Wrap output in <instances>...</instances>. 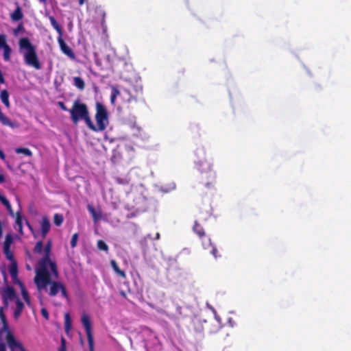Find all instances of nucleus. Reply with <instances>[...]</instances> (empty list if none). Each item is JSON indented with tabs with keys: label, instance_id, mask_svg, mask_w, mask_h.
<instances>
[{
	"label": "nucleus",
	"instance_id": "obj_14",
	"mask_svg": "<svg viewBox=\"0 0 351 351\" xmlns=\"http://www.w3.org/2000/svg\"><path fill=\"white\" fill-rule=\"evenodd\" d=\"M62 51L71 59H75V55L69 45H60Z\"/></svg>",
	"mask_w": 351,
	"mask_h": 351
},
{
	"label": "nucleus",
	"instance_id": "obj_1",
	"mask_svg": "<svg viewBox=\"0 0 351 351\" xmlns=\"http://www.w3.org/2000/svg\"><path fill=\"white\" fill-rule=\"evenodd\" d=\"M51 245V240H49L45 246L42 241L36 243L34 252L42 255L43 257L36 267L34 281L40 293L45 291L51 297H55L58 293H61L62 297L67 298L68 295L64 285L56 280L59 274L56 262L50 258Z\"/></svg>",
	"mask_w": 351,
	"mask_h": 351
},
{
	"label": "nucleus",
	"instance_id": "obj_10",
	"mask_svg": "<svg viewBox=\"0 0 351 351\" xmlns=\"http://www.w3.org/2000/svg\"><path fill=\"white\" fill-rule=\"evenodd\" d=\"M15 302L16 307L14 312V317L16 319H17L23 309L24 304L22 302H21L19 299H16Z\"/></svg>",
	"mask_w": 351,
	"mask_h": 351
},
{
	"label": "nucleus",
	"instance_id": "obj_32",
	"mask_svg": "<svg viewBox=\"0 0 351 351\" xmlns=\"http://www.w3.org/2000/svg\"><path fill=\"white\" fill-rule=\"evenodd\" d=\"M0 201L1 202V203L3 204H5L6 202H8V200L3 196L1 194L0 195Z\"/></svg>",
	"mask_w": 351,
	"mask_h": 351
},
{
	"label": "nucleus",
	"instance_id": "obj_43",
	"mask_svg": "<svg viewBox=\"0 0 351 351\" xmlns=\"http://www.w3.org/2000/svg\"><path fill=\"white\" fill-rule=\"evenodd\" d=\"M22 351H25V350H22Z\"/></svg>",
	"mask_w": 351,
	"mask_h": 351
},
{
	"label": "nucleus",
	"instance_id": "obj_22",
	"mask_svg": "<svg viewBox=\"0 0 351 351\" xmlns=\"http://www.w3.org/2000/svg\"><path fill=\"white\" fill-rule=\"evenodd\" d=\"M15 152L17 154H23L28 156H30L32 154V152L27 148H17Z\"/></svg>",
	"mask_w": 351,
	"mask_h": 351
},
{
	"label": "nucleus",
	"instance_id": "obj_18",
	"mask_svg": "<svg viewBox=\"0 0 351 351\" xmlns=\"http://www.w3.org/2000/svg\"><path fill=\"white\" fill-rule=\"evenodd\" d=\"M74 85L77 87L80 90H83L84 88V82L82 78L80 77H75L73 78Z\"/></svg>",
	"mask_w": 351,
	"mask_h": 351
},
{
	"label": "nucleus",
	"instance_id": "obj_3",
	"mask_svg": "<svg viewBox=\"0 0 351 351\" xmlns=\"http://www.w3.org/2000/svg\"><path fill=\"white\" fill-rule=\"evenodd\" d=\"M69 111L73 123L77 124L80 120H84L90 129H94V124L90 119L86 104L78 100L75 101Z\"/></svg>",
	"mask_w": 351,
	"mask_h": 351
},
{
	"label": "nucleus",
	"instance_id": "obj_8",
	"mask_svg": "<svg viewBox=\"0 0 351 351\" xmlns=\"http://www.w3.org/2000/svg\"><path fill=\"white\" fill-rule=\"evenodd\" d=\"M5 339L11 351L25 350L21 344L16 341L13 335L10 332H8Z\"/></svg>",
	"mask_w": 351,
	"mask_h": 351
},
{
	"label": "nucleus",
	"instance_id": "obj_29",
	"mask_svg": "<svg viewBox=\"0 0 351 351\" xmlns=\"http://www.w3.org/2000/svg\"><path fill=\"white\" fill-rule=\"evenodd\" d=\"M65 339L64 338H62L61 339V347L59 350V351H66V345H65Z\"/></svg>",
	"mask_w": 351,
	"mask_h": 351
},
{
	"label": "nucleus",
	"instance_id": "obj_33",
	"mask_svg": "<svg viewBox=\"0 0 351 351\" xmlns=\"http://www.w3.org/2000/svg\"><path fill=\"white\" fill-rule=\"evenodd\" d=\"M0 351H6V346L4 343H0Z\"/></svg>",
	"mask_w": 351,
	"mask_h": 351
},
{
	"label": "nucleus",
	"instance_id": "obj_28",
	"mask_svg": "<svg viewBox=\"0 0 351 351\" xmlns=\"http://www.w3.org/2000/svg\"><path fill=\"white\" fill-rule=\"evenodd\" d=\"M77 239H78V234L77 233H75L73 235L71 241V245L72 247H75L76 246Z\"/></svg>",
	"mask_w": 351,
	"mask_h": 351
},
{
	"label": "nucleus",
	"instance_id": "obj_5",
	"mask_svg": "<svg viewBox=\"0 0 351 351\" xmlns=\"http://www.w3.org/2000/svg\"><path fill=\"white\" fill-rule=\"evenodd\" d=\"M95 119L97 125H94V129L91 130L95 132L104 130L108 125V114L105 106L99 102L96 104Z\"/></svg>",
	"mask_w": 351,
	"mask_h": 351
},
{
	"label": "nucleus",
	"instance_id": "obj_34",
	"mask_svg": "<svg viewBox=\"0 0 351 351\" xmlns=\"http://www.w3.org/2000/svg\"><path fill=\"white\" fill-rule=\"evenodd\" d=\"M58 104L63 110H69L62 102H59Z\"/></svg>",
	"mask_w": 351,
	"mask_h": 351
},
{
	"label": "nucleus",
	"instance_id": "obj_23",
	"mask_svg": "<svg viewBox=\"0 0 351 351\" xmlns=\"http://www.w3.org/2000/svg\"><path fill=\"white\" fill-rule=\"evenodd\" d=\"M97 247L98 249H99L100 250H103V251H105V252H108V246L107 245V244L103 241L102 240H99L97 241Z\"/></svg>",
	"mask_w": 351,
	"mask_h": 351
},
{
	"label": "nucleus",
	"instance_id": "obj_38",
	"mask_svg": "<svg viewBox=\"0 0 351 351\" xmlns=\"http://www.w3.org/2000/svg\"><path fill=\"white\" fill-rule=\"evenodd\" d=\"M86 0H79L80 5H82Z\"/></svg>",
	"mask_w": 351,
	"mask_h": 351
},
{
	"label": "nucleus",
	"instance_id": "obj_20",
	"mask_svg": "<svg viewBox=\"0 0 351 351\" xmlns=\"http://www.w3.org/2000/svg\"><path fill=\"white\" fill-rule=\"evenodd\" d=\"M15 228L22 233V217L19 213L16 215Z\"/></svg>",
	"mask_w": 351,
	"mask_h": 351
},
{
	"label": "nucleus",
	"instance_id": "obj_25",
	"mask_svg": "<svg viewBox=\"0 0 351 351\" xmlns=\"http://www.w3.org/2000/svg\"><path fill=\"white\" fill-rule=\"evenodd\" d=\"M119 93H120V92L117 88H116L114 87L112 88V94H111V97H110V101L112 104L114 103L115 99L117 97V95H119Z\"/></svg>",
	"mask_w": 351,
	"mask_h": 351
},
{
	"label": "nucleus",
	"instance_id": "obj_19",
	"mask_svg": "<svg viewBox=\"0 0 351 351\" xmlns=\"http://www.w3.org/2000/svg\"><path fill=\"white\" fill-rule=\"evenodd\" d=\"M206 243L204 241L203 242L204 247L207 248V245L208 247L210 246L211 247L210 253L214 256L215 258H217V249L211 246L210 239H206Z\"/></svg>",
	"mask_w": 351,
	"mask_h": 351
},
{
	"label": "nucleus",
	"instance_id": "obj_6",
	"mask_svg": "<svg viewBox=\"0 0 351 351\" xmlns=\"http://www.w3.org/2000/svg\"><path fill=\"white\" fill-rule=\"evenodd\" d=\"M2 298L4 306H1L0 308V319L3 324V329L6 330L8 328V324L3 312L4 309L8 307L10 301H16L18 298L16 297L14 290L10 286H7L3 289L2 292Z\"/></svg>",
	"mask_w": 351,
	"mask_h": 351
},
{
	"label": "nucleus",
	"instance_id": "obj_37",
	"mask_svg": "<svg viewBox=\"0 0 351 351\" xmlns=\"http://www.w3.org/2000/svg\"><path fill=\"white\" fill-rule=\"evenodd\" d=\"M0 158L3 160L5 159V154H3V152L1 150H0Z\"/></svg>",
	"mask_w": 351,
	"mask_h": 351
},
{
	"label": "nucleus",
	"instance_id": "obj_30",
	"mask_svg": "<svg viewBox=\"0 0 351 351\" xmlns=\"http://www.w3.org/2000/svg\"><path fill=\"white\" fill-rule=\"evenodd\" d=\"M3 205L6 207V208L10 212V213L13 215V211L12 210V207H11V205H10L9 201L6 202L5 204H3Z\"/></svg>",
	"mask_w": 351,
	"mask_h": 351
},
{
	"label": "nucleus",
	"instance_id": "obj_42",
	"mask_svg": "<svg viewBox=\"0 0 351 351\" xmlns=\"http://www.w3.org/2000/svg\"><path fill=\"white\" fill-rule=\"evenodd\" d=\"M27 269L28 270H31V269H32V268L30 267V266H29V265H27Z\"/></svg>",
	"mask_w": 351,
	"mask_h": 351
},
{
	"label": "nucleus",
	"instance_id": "obj_4",
	"mask_svg": "<svg viewBox=\"0 0 351 351\" xmlns=\"http://www.w3.org/2000/svg\"><path fill=\"white\" fill-rule=\"evenodd\" d=\"M20 52L23 54L26 64L37 70L42 68L34 45H20Z\"/></svg>",
	"mask_w": 351,
	"mask_h": 351
},
{
	"label": "nucleus",
	"instance_id": "obj_24",
	"mask_svg": "<svg viewBox=\"0 0 351 351\" xmlns=\"http://www.w3.org/2000/svg\"><path fill=\"white\" fill-rule=\"evenodd\" d=\"M54 223L60 226L63 222V217L62 215L56 214L53 217Z\"/></svg>",
	"mask_w": 351,
	"mask_h": 351
},
{
	"label": "nucleus",
	"instance_id": "obj_35",
	"mask_svg": "<svg viewBox=\"0 0 351 351\" xmlns=\"http://www.w3.org/2000/svg\"><path fill=\"white\" fill-rule=\"evenodd\" d=\"M19 44L23 45V44H29V43H28V40L27 39L23 38V39L20 40Z\"/></svg>",
	"mask_w": 351,
	"mask_h": 351
},
{
	"label": "nucleus",
	"instance_id": "obj_31",
	"mask_svg": "<svg viewBox=\"0 0 351 351\" xmlns=\"http://www.w3.org/2000/svg\"><path fill=\"white\" fill-rule=\"evenodd\" d=\"M41 314L45 319H49V313L45 308L41 309Z\"/></svg>",
	"mask_w": 351,
	"mask_h": 351
},
{
	"label": "nucleus",
	"instance_id": "obj_39",
	"mask_svg": "<svg viewBox=\"0 0 351 351\" xmlns=\"http://www.w3.org/2000/svg\"><path fill=\"white\" fill-rule=\"evenodd\" d=\"M160 239V234L157 233L156 235V239Z\"/></svg>",
	"mask_w": 351,
	"mask_h": 351
},
{
	"label": "nucleus",
	"instance_id": "obj_36",
	"mask_svg": "<svg viewBox=\"0 0 351 351\" xmlns=\"http://www.w3.org/2000/svg\"><path fill=\"white\" fill-rule=\"evenodd\" d=\"M5 37L3 36L0 35V44H5Z\"/></svg>",
	"mask_w": 351,
	"mask_h": 351
},
{
	"label": "nucleus",
	"instance_id": "obj_9",
	"mask_svg": "<svg viewBox=\"0 0 351 351\" xmlns=\"http://www.w3.org/2000/svg\"><path fill=\"white\" fill-rule=\"evenodd\" d=\"M40 228H41V233L43 237H45L47 234L49 232L50 228H51V223L49 220L47 219V217H44L42 218V221L40 223Z\"/></svg>",
	"mask_w": 351,
	"mask_h": 351
},
{
	"label": "nucleus",
	"instance_id": "obj_26",
	"mask_svg": "<svg viewBox=\"0 0 351 351\" xmlns=\"http://www.w3.org/2000/svg\"><path fill=\"white\" fill-rule=\"evenodd\" d=\"M49 21L51 22V25L58 32L60 33V27L59 25L58 24L57 21L53 16L49 17Z\"/></svg>",
	"mask_w": 351,
	"mask_h": 351
},
{
	"label": "nucleus",
	"instance_id": "obj_2",
	"mask_svg": "<svg viewBox=\"0 0 351 351\" xmlns=\"http://www.w3.org/2000/svg\"><path fill=\"white\" fill-rule=\"evenodd\" d=\"M13 243V239L10 235H7L5 240L3 243V253L6 258L10 261V265H9V272L12 277V282L14 285H19L23 298L28 305H30V298L28 293L25 289L23 283L20 281L18 278V268L16 262L14 260L13 254L10 250V246Z\"/></svg>",
	"mask_w": 351,
	"mask_h": 351
},
{
	"label": "nucleus",
	"instance_id": "obj_41",
	"mask_svg": "<svg viewBox=\"0 0 351 351\" xmlns=\"http://www.w3.org/2000/svg\"><path fill=\"white\" fill-rule=\"evenodd\" d=\"M175 188V184H172L171 187L169 189V190H172Z\"/></svg>",
	"mask_w": 351,
	"mask_h": 351
},
{
	"label": "nucleus",
	"instance_id": "obj_40",
	"mask_svg": "<svg viewBox=\"0 0 351 351\" xmlns=\"http://www.w3.org/2000/svg\"><path fill=\"white\" fill-rule=\"evenodd\" d=\"M40 3H46L47 0H38Z\"/></svg>",
	"mask_w": 351,
	"mask_h": 351
},
{
	"label": "nucleus",
	"instance_id": "obj_16",
	"mask_svg": "<svg viewBox=\"0 0 351 351\" xmlns=\"http://www.w3.org/2000/svg\"><path fill=\"white\" fill-rule=\"evenodd\" d=\"M64 328L67 333L71 329V319L69 313L64 315Z\"/></svg>",
	"mask_w": 351,
	"mask_h": 351
},
{
	"label": "nucleus",
	"instance_id": "obj_11",
	"mask_svg": "<svg viewBox=\"0 0 351 351\" xmlns=\"http://www.w3.org/2000/svg\"><path fill=\"white\" fill-rule=\"evenodd\" d=\"M110 265H111V266H112V267L113 270L116 272V274H117V275H119V276H121V278H125V276H125V272H124L123 271L121 270V269L119 268V267H118V265H117V263H116V261H115L112 260V261H110Z\"/></svg>",
	"mask_w": 351,
	"mask_h": 351
},
{
	"label": "nucleus",
	"instance_id": "obj_21",
	"mask_svg": "<svg viewBox=\"0 0 351 351\" xmlns=\"http://www.w3.org/2000/svg\"><path fill=\"white\" fill-rule=\"evenodd\" d=\"M193 230L195 232H196L199 237H202L204 235V231L203 228L198 224L197 223H195L193 226Z\"/></svg>",
	"mask_w": 351,
	"mask_h": 351
},
{
	"label": "nucleus",
	"instance_id": "obj_12",
	"mask_svg": "<svg viewBox=\"0 0 351 351\" xmlns=\"http://www.w3.org/2000/svg\"><path fill=\"white\" fill-rule=\"evenodd\" d=\"M11 18L15 21H18L23 18V13L20 7L18 6L14 12L11 14Z\"/></svg>",
	"mask_w": 351,
	"mask_h": 351
},
{
	"label": "nucleus",
	"instance_id": "obj_17",
	"mask_svg": "<svg viewBox=\"0 0 351 351\" xmlns=\"http://www.w3.org/2000/svg\"><path fill=\"white\" fill-rule=\"evenodd\" d=\"M88 211L91 213L93 219L95 222H97L100 218H101V214L100 213H97L94 208L92 206L88 205Z\"/></svg>",
	"mask_w": 351,
	"mask_h": 351
},
{
	"label": "nucleus",
	"instance_id": "obj_7",
	"mask_svg": "<svg viewBox=\"0 0 351 351\" xmlns=\"http://www.w3.org/2000/svg\"><path fill=\"white\" fill-rule=\"evenodd\" d=\"M81 322L86 330L89 350L90 351H94V340L92 333V325L90 316L86 313H82Z\"/></svg>",
	"mask_w": 351,
	"mask_h": 351
},
{
	"label": "nucleus",
	"instance_id": "obj_13",
	"mask_svg": "<svg viewBox=\"0 0 351 351\" xmlns=\"http://www.w3.org/2000/svg\"><path fill=\"white\" fill-rule=\"evenodd\" d=\"M1 99L3 104L7 107H10V102H9V94L6 90H3L1 92L0 95Z\"/></svg>",
	"mask_w": 351,
	"mask_h": 351
},
{
	"label": "nucleus",
	"instance_id": "obj_15",
	"mask_svg": "<svg viewBox=\"0 0 351 351\" xmlns=\"http://www.w3.org/2000/svg\"><path fill=\"white\" fill-rule=\"evenodd\" d=\"M1 49L3 50L5 60H9L11 54V49L9 47V45H0Z\"/></svg>",
	"mask_w": 351,
	"mask_h": 351
},
{
	"label": "nucleus",
	"instance_id": "obj_27",
	"mask_svg": "<svg viewBox=\"0 0 351 351\" xmlns=\"http://www.w3.org/2000/svg\"><path fill=\"white\" fill-rule=\"evenodd\" d=\"M5 125H8L10 128H15L19 127V124L16 122H12L10 120H9L7 117L2 123Z\"/></svg>",
	"mask_w": 351,
	"mask_h": 351
}]
</instances>
